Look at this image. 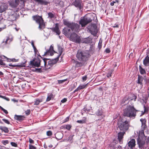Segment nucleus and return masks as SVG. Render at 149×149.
<instances>
[{"label": "nucleus", "mask_w": 149, "mask_h": 149, "mask_svg": "<svg viewBox=\"0 0 149 149\" xmlns=\"http://www.w3.org/2000/svg\"><path fill=\"white\" fill-rule=\"evenodd\" d=\"M63 24L68 27L64 28L62 31L63 33L66 36L69 37L71 33V29L73 32H77L78 31L80 26L78 24L67 21H64Z\"/></svg>", "instance_id": "1"}, {"label": "nucleus", "mask_w": 149, "mask_h": 149, "mask_svg": "<svg viewBox=\"0 0 149 149\" xmlns=\"http://www.w3.org/2000/svg\"><path fill=\"white\" fill-rule=\"evenodd\" d=\"M138 111L136 110L133 106L127 105L124 110L123 115L130 118L134 119L136 115V112Z\"/></svg>", "instance_id": "2"}, {"label": "nucleus", "mask_w": 149, "mask_h": 149, "mask_svg": "<svg viewBox=\"0 0 149 149\" xmlns=\"http://www.w3.org/2000/svg\"><path fill=\"white\" fill-rule=\"evenodd\" d=\"M90 56V55L89 54L80 50L77 51L76 54L77 59L80 61L85 62L88 60Z\"/></svg>", "instance_id": "3"}, {"label": "nucleus", "mask_w": 149, "mask_h": 149, "mask_svg": "<svg viewBox=\"0 0 149 149\" xmlns=\"http://www.w3.org/2000/svg\"><path fill=\"white\" fill-rule=\"evenodd\" d=\"M42 63L43 65H41V67L45 68V65L46 64V59H44L42 61H41L39 58H35L32 61L30 62L29 65L32 66H34L36 67H39L41 65V63Z\"/></svg>", "instance_id": "4"}, {"label": "nucleus", "mask_w": 149, "mask_h": 149, "mask_svg": "<svg viewBox=\"0 0 149 149\" xmlns=\"http://www.w3.org/2000/svg\"><path fill=\"white\" fill-rule=\"evenodd\" d=\"M118 125L119 129L123 132H125L128 129L129 124L127 121L123 120H119Z\"/></svg>", "instance_id": "5"}, {"label": "nucleus", "mask_w": 149, "mask_h": 149, "mask_svg": "<svg viewBox=\"0 0 149 149\" xmlns=\"http://www.w3.org/2000/svg\"><path fill=\"white\" fill-rule=\"evenodd\" d=\"M33 19L39 24L38 28L41 29L44 28L45 27V24L41 16L36 15L32 17Z\"/></svg>", "instance_id": "6"}, {"label": "nucleus", "mask_w": 149, "mask_h": 149, "mask_svg": "<svg viewBox=\"0 0 149 149\" xmlns=\"http://www.w3.org/2000/svg\"><path fill=\"white\" fill-rule=\"evenodd\" d=\"M27 0H15L10 1L8 2L10 6L12 8H16L19 5H24V2Z\"/></svg>", "instance_id": "7"}, {"label": "nucleus", "mask_w": 149, "mask_h": 149, "mask_svg": "<svg viewBox=\"0 0 149 149\" xmlns=\"http://www.w3.org/2000/svg\"><path fill=\"white\" fill-rule=\"evenodd\" d=\"M70 38L71 40L77 43H80L81 41L80 37L75 33L71 34Z\"/></svg>", "instance_id": "8"}, {"label": "nucleus", "mask_w": 149, "mask_h": 149, "mask_svg": "<svg viewBox=\"0 0 149 149\" xmlns=\"http://www.w3.org/2000/svg\"><path fill=\"white\" fill-rule=\"evenodd\" d=\"M92 19L90 18H83L81 19L79 22V24L81 25L82 27H84L88 23L91 22Z\"/></svg>", "instance_id": "9"}, {"label": "nucleus", "mask_w": 149, "mask_h": 149, "mask_svg": "<svg viewBox=\"0 0 149 149\" xmlns=\"http://www.w3.org/2000/svg\"><path fill=\"white\" fill-rule=\"evenodd\" d=\"M8 8V5L7 4L4 3L0 4V13L5 11Z\"/></svg>", "instance_id": "10"}, {"label": "nucleus", "mask_w": 149, "mask_h": 149, "mask_svg": "<svg viewBox=\"0 0 149 149\" xmlns=\"http://www.w3.org/2000/svg\"><path fill=\"white\" fill-rule=\"evenodd\" d=\"M50 29L53 32H55L56 34L59 35L61 33V31L59 30L58 24H56L54 27L51 28Z\"/></svg>", "instance_id": "11"}, {"label": "nucleus", "mask_w": 149, "mask_h": 149, "mask_svg": "<svg viewBox=\"0 0 149 149\" xmlns=\"http://www.w3.org/2000/svg\"><path fill=\"white\" fill-rule=\"evenodd\" d=\"M81 3L82 2L80 0H75L73 3V4L76 7L81 9L82 8Z\"/></svg>", "instance_id": "12"}, {"label": "nucleus", "mask_w": 149, "mask_h": 149, "mask_svg": "<svg viewBox=\"0 0 149 149\" xmlns=\"http://www.w3.org/2000/svg\"><path fill=\"white\" fill-rule=\"evenodd\" d=\"M125 132H120L118 133V139L120 143H123V136L125 134Z\"/></svg>", "instance_id": "13"}, {"label": "nucleus", "mask_w": 149, "mask_h": 149, "mask_svg": "<svg viewBox=\"0 0 149 149\" xmlns=\"http://www.w3.org/2000/svg\"><path fill=\"white\" fill-rule=\"evenodd\" d=\"M128 145L129 147L131 148H133L135 145V140L134 139H132L128 142Z\"/></svg>", "instance_id": "14"}, {"label": "nucleus", "mask_w": 149, "mask_h": 149, "mask_svg": "<svg viewBox=\"0 0 149 149\" xmlns=\"http://www.w3.org/2000/svg\"><path fill=\"white\" fill-rule=\"evenodd\" d=\"M88 83L86 84L81 85L77 88L73 92L75 93L78 91L86 88Z\"/></svg>", "instance_id": "15"}, {"label": "nucleus", "mask_w": 149, "mask_h": 149, "mask_svg": "<svg viewBox=\"0 0 149 149\" xmlns=\"http://www.w3.org/2000/svg\"><path fill=\"white\" fill-rule=\"evenodd\" d=\"M55 52L53 50V47L52 45H51L50 46V48L45 53L44 55H46L47 54H49L50 53V54L51 56H52L53 55V53L52 52Z\"/></svg>", "instance_id": "16"}, {"label": "nucleus", "mask_w": 149, "mask_h": 149, "mask_svg": "<svg viewBox=\"0 0 149 149\" xmlns=\"http://www.w3.org/2000/svg\"><path fill=\"white\" fill-rule=\"evenodd\" d=\"M137 143L140 148H143V146L145 144L144 141L141 140L140 139H138L137 140Z\"/></svg>", "instance_id": "17"}, {"label": "nucleus", "mask_w": 149, "mask_h": 149, "mask_svg": "<svg viewBox=\"0 0 149 149\" xmlns=\"http://www.w3.org/2000/svg\"><path fill=\"white\" fill-rule=\"evenodd\" d=\"M136 98L137 97L136 96L133 94H132L130 95V96L128 97V98L127 99V100L128 99L129 101H131L134 100V101H135Z\"/></svg>", "instance_id": "18"}, {"label": "nucleus", "mask_w": 149, "mask_h": 149, "mask_svg": "<svg viewBox=\"0 0 149 149\" xmlns=\"http://www.w3.org/2000/svg\"><path fill=\"white\" fill-rule=\"evenodd\" d=\"M140 121L141 122L142 128L143 129H144L146 127V120L145 119L141 118V119H140Z\"/></svg>", "instance_id": "19"}, {"label": "nucleus", "mask_w": 149, "mask_h": 149, "mask_svg": "<svg viewBox=\"0 0 149 149\" xmlns=\"http://www.w3.org/2000/svg\"><path fill=\"white\" fill-rule=\"evenodd\" d=\"M143 64L146 66L149 65V57L147 56L143 61Z\"/></svg>", "instance_id": "20"}, {"label": "nucleus", "mask_w": 149, "mask_h": 149, "mask_svg": "<svg viewBox=\"0 0 149 149\" xmlns=\"http://www.w3.org/2000/svg\"><path fill=\"white\" fill-rule=\"evenodd\" d=\"M15 119L18 120H22L24 119L25 117L23 116L15 115L14 117Z\"/></svg>", "instance_id": "21"}, {"label": "nucleus", "mask_w": 149, "mask_h": 149, "mask_svg": "<svg viewBox=\"0 0 149 149\" xmlns=\"http://www.w3.org/2000/svg\"><path fill=\"white\" fill-rule=\"evenodd\" d=\"M55 136L57 139L60 140L63 138V135L62 133L59 132L56 134Z\"/></svg>", "instance_id": "22"}, {"label": "nucleus", "mask_w": 149, "mask_h": 149, "mask_svg": "<svg viewBox=\"0 0 149 149\" xmlns=\"http://www.w3.org/2000/svg\"><path fill=\"white\" fill-rule=\"evenodd\" d=\"M85 63V62L83 61H80V62L76 61V66L77 67H81L84 65Z\"/></svg>", "instance_id": "23"}, {"label": "nucleus", "mask_w": 149, "mask_h": 149, "mask_svg": "<svg viewBox=\"0 0 149 149\" xmlns=\"http://www.w3.org/2000/svg\"><path fill=\"white\" fill-rule=\"evenodd\" d=\"M102 111L101 110H98L96 112V115L98 116H101V118H102L104 116L102 114Z\"/></svg>", "instance_id": "24"}, {"label": "nucleus", "mask_w": 149, "mask_h": 149, "mask_svg": "<svg viewBox=\"0 0 149 149\" xmlns=\"http://www.w3.org/2000/svg\"><path fill=\"white\" fill-rule=\"evenodd\" d=\"M0 129L6 133H8L9 132L8 128L5 127L0 126Z\"/></svg>", "instance_id": "25"}, {"label": "nucleus", "mask_w": 149, "mask_h": 149, "mask_svg": "<svg viewBox=\"0 0 149 149\" xmlns=\"http://www.w3.org/2000/svg\"><path fill=\"white\" fill-rule=\"evenodd\" d=\"M53 97V95L52 94H48L46 100V102L49 101Z\"/></svg>", "instance_id": "26"}, {"label": "nucleus", "mask_w": 149, "mask_h": 149, "mask_svg": "<svg viewBox=\"0 0 149 149\" xmlns=\"http://www.w3.org/2000/svg\"><path fill=\"white\" fill-rule=\"evenodd\" d=\"M42 102V99H36L35 101L34 104L35 105H38L40 103Z\"/></svg>", "instance_id": "27"}, {"label": "nucleus", "mask_w": 149, "mask_h": 149, "mask_svg": "<svg viewBox=\"0 0 149 149\" xmlns=\"http://www.w3.org/2000/svg\"><path fill=\"white\" fill-rule=\"evenodd\" d=\"M143 80V78L142 76H138V83L139 84H142V82Z\"/></svg>", "instance_id": "28"}, {"label": "nucleus", "mask_w": 149, "mask_h": 149, "mask_svg": "<svg viewBox=\"0 0 149 149\" xmlns=\"http://www.w3.org/2000/svg\"><path fill=\"white\" fill-rule=\"evenodd\" d=\"M139 69L140 72L141 74H143L146 73L145 70L142 68L140 65L139 66Z\"/></svg>", "instance_id": "29"}, {"label": "nucleus", "mask_w": 149, "mask_h": 149, "mask_svg": "<svg viewBox=\"0 0 149 149\" xmlns=\"http://www.w3.org/2000/svg\"><path fill=\"white\" fill-rule=\"evenodd\" d=\"M58 52H59V55L58 58L59 57V56L61 55L63 51V49L60 46H58Z\"/></svg>", "instance_id": "30"}, {"label": "nucleus", "mask_w": 149, "mask_h": 149, "mask_svg": "<svg viewBox=\"0 0 149 149\" xmlns=\"http://www.w3.org/2000/svg\"><path fill=\"white\" fill-rule=\"evenodd\" d=\"M48 17L51 19L54 18L55 16V15L54 13H52L49 12L48 13Z\"/></svg>", "instance_id": "31"}, {"label": "nucleus", "mask_w": 149, "mask_h": 149, "mask_svg": "<svg viewBox=\"0 0 149 149\" xmlns=\"http://www.w3.org/2000/svg\"><path fill=\"white\" fill-rule=\"evenodd\" d=\"M113 71V70H110V71H109V72L108 73L107 75V76L109 77H111V74L112 73V72Z\"/></svg>", "instance_id": "32"}, {"label": "nucleus", "mask_w": 149, "mask_h": 149, "mask_svg": "<svg viewBox=\"0 0 149 149\" xmlns=\"http://www.w3.org/2000/svg\"><path fill=\"white\" fill-rule=\"evenodd\" d=\"M91 33L94 36H95L97 32V29H95L94 31H93L92 30L91 31Z\"/></svg>", "instance_id": "33"}, {"label": "nucleus", "mask_w": 149, "mask_h": 149, "mask_svg": "<svg viewBox=\"0 0 149 149\" xmlns=\"http://www.w3.org/2000/svg\"><path fill=\"white\" fill-rule=\"evenodd\" d=\"M5 123H6L8 124H10V122H9V121L7 120V119H2V120Z\"/></svg>", "instance_id": "34"}, {"label": "nucleus", "mask_w": 149, "mask_h": 149, "mask_svg": "<svg viewBox=\"0 0 149 149\" xmlns=\"http://www.w3.org/2000/svg\"><path fill=\"white\" fill-rule=\"evenodd\" d=\"M52 134V132L51 131H49L47 132V134L48 136H50Z\"/></svg>", "instance_id": "35"}, {"label": "nucleus", "mask_w": 149, "mask_h": 149, "mask_svg": "<svg viewBox=\"0 0 149 149\" xmlns=\"http://www.w3.org/2000/svg\"><path fill=\"white\" fill-rule=\"evenodd\" d=\"M77 122L78 123L82 124L85 122V121L84 120H78Z\"/></svg>", "instance_id": "36"}, {"label": "nucleus", "mask_w": 149, "mask_h": 149, "mask_svg": "<svg viewBox=\"0 0 149 149\" xmlns=\"http://www.w3.org/2000/svg\"><path fill=\"white\" fill-rule=\"evenodd\" d=\"M31 112L30 110H27L25 111V113L26 115H29Z\"/></svg>", "instance_id": "37"}, {"label": "nucleus", "mask_w": 149, "mask_h": 149, "mask_svg": "<svg viewBox=\"0 0 149 149\" xmlns=\"http://www.w3.org/2000/svg\"><path fill=\"white\" fill-rule=\"evenodd\" d=\"M41 68H35V70H33V71L37 72H41Z\"/></svg>", "instance_id": "38"}, {"label": "nucleus", "mask_w": 149, "mask_h": 149, "mask_svg": "<svg viewBox=\"0 0 149 149\" xmlns=\"http://www.w3.org/2000/svg\"><path fill=\"white\" fill-rule=\"evenodd\" d=\"M71 127V126L70 125H67L65 126V128L68 130H70Z\"/></svg>", "instance_id": "39"}, {"label": "nucleus", "mask_w": 149, "mask_h": 149, "mask_svg": "<svg viewBox=\"0 0 149 149\" xmlns=\"http://www.w3.org/2000/svg\"><path fill=\"white\" fill-rule=\"evenodd\" d=\"M118 3V1L117 0H116V1H113V2H111V3L110 5L111 6H113L114 5V3Z\"/></svg>", "instance_id": "40"}, {"label": "nucleus", "mask_w": 149, "mask_h": 149, "mask_svg": "<svg viewBox=\"0 0 149 149\" xmlns=\"http://www.w3.org/2000/svg\"><path fill=\"white\" fill-rule=\"evenodd\" d=\"M10 143L11 145L13 146L17 147V144L15 143L11 142Z\"/></svg>", "instance_id": "41"}, {"label": "nucleus", "mask_w": 149, "mask_h": 149, "mask_svg": "<svg viewBox=\"0 0 149 149\" xmlns=\"http://www.w3.org/2000/svg\"><path fill=\"white\" fill-rule=\"evenodd\" d=\"M9 141L8 140H5L3 141V143L4 145H6V144L8 143Z\"/></svg>", "instance_id": "42"}, {"label": "nucleus", "mask_w": 149, "mask_h": 149, "mask_svg": "<svg viewBox=\"0 0 149 149\" xmlns=\"http://www.w3.org/2000/svg\"><path fill=\"white\" fill-rule=\"evenodd\" d=\"M66 79H63L62 80H58V82L59 84H61L63 82H64L65 81H66Z\"/></svg>", "instance_id": "43"}, {"label": "nucleus", "mask_w": 149, "mask_h": 149, "mask_svg": "<svg viewBox=\"0 0 149 149\" xmlns=\"http://www.w3.org/2000/svg\"><path fill=\"white\" fill-rule=\"evenodd\" d=\"M29 149H36V148L32 145H30L29 146Z\"/></svg>", "instance_id": "44"}, {"label": "nucleus", "mask_w": 149, "mask_h": 149, "mask_svg": "<svg viewBox=\"0 0 149 149\" xmlns=\"http://www.w3.org/2000/svg\"><path fill=\"white\" fill-rule=\"evenodd\" d=\"M87 76L86 75L82 77V80L83 82L85 81L87 79Z\"/></svg>", "instance_id": "45"}, {"label": "nucleus", "mask_w": 149, "mask_h": 149, "mask_svg": "<svg viewBox=\"0 0 149 149\" xmlns=\"http://www.w3.org/2000/svg\"><path fill=\"white\" fill-rule=\"evenodd\" d=\"M73 136L70 135L69 137V139L67 140V141H68L70 140V141H71L72 139Z\"/></svg>", "instance_id": "46"}, {"label": "nucleus", "mask_w": 149, "mask_h": 149, "mask_svg": "<svg viewBox=\"0 0 149 149\" xmlns=\"http://www.w3.org/2000/svg\"><path fill=\"white\" fill-rule=\"evenodd\" d=\"M0 64L1 65H4L5 64L3 62L2 60L0 59Z\"/></svg>", "instance_id": "47"}, {"label": "nucleus", "mask_w": 149, "mask_h": 149, "mask_svg": "<svg viewBox=\"0 0 149 149\" xmlns=\"http://www.w3.org/2000/svg\"><path fill=\"white\" fill-rule=\"evenodd\" d=\"M31 45L33 47L34 50H36V48L34 45V42L33 41L32 42Z\"/></svg>", "instance_id": "48"}, {"label": "nucleus", "mask_w": 149, "mask_h": 149, "mask_svg": "<svg viewBox=\"0 0 149 149\" xmlns=\"http://www.w3.org/2000/svg\"><path fill=\"white\" fill-rule=\"evenodd\" d=\"M1 97L3 98H4V99H5V100H6L7 101H9V99L8 98L6 97L5 96H1Z\"/></svg>", "instance_id": "49"}, {"label": "nucleus", "mask_w": 149, "mask_h": 149, "mask_svg": "<svg viewBox=\"0 0 149 149\" xmlns=\"http://www.w3.org/2000/svg\"><path fill=\"white\" fill-rule=\"evenodd\" d=\"M9 65L10 66H11L13 68V67H15L18 66V65H12L11 64H10Z\"/></svg>", "instance_id": "50"}, {"label": "nucleus", "mask_w": 149, "mask_h": 149, "mask_svg": "<svg viewBox=\"0 0 149 149\" xmlns=\"http://www.w3.org/2000/svg\"><path fill=\"white\" fill-rule=\"evenodd\" d=\"M67 101L66 99L65 98L63 99L62 100H61V102L62 103H64L66 102Z\"/></svg>", "instance_id": "51"}, {"label": "nucleus", "mask_w": 149, "mask_h": 149, "mask_svg": "<svg viewBox=\"0 0 149 149\" xmlns=\"http://www.w3.org/2000/svg\"><path fill=\"white\" fill-rule=\"evenodd\" d=\"M105 51L107 53H109L110 52V49L108 48L106 49Z\"/></svg>", "instance_id": "52"}, {"label": "nucleus", "mask_w": 149, "mask_h": 149, "mask_svg": "<svg viewBox=\"0 0 149 149\" xmlns=\"http://www.w3.org/2000/svg\"><path fill=\"white\" fill-rule=\"evenodd\" d=\"M29 141L30 143H33V141L31 138L29 139Z\"/></svg>", "instance_id": "53"}, {"label": "nucleus", "mask_w": 149, "mask_h": 149, "mask_svg": "<svg viewBox=\"0 0 149 149\" xmlns=\"http://www.w3.org/2000/svg\"><path fill=\"white\" fill-rule=\"evenodd\" d=\"M2 111H3L6 114H7L8 113V111L4 109H3Z\"/></svg>", "instance_id": "54"}, {"label": "nucleus", "mask_w": 149, "mask_h": 149, "mask_svg": "<svg viewBox=\"0 0 149 149\" xmlns=\"http://www.w3.org/2000/svg\"><path fill=\"white\" fill-rule=\"evenodd\" d=\"M101 44H102V42H99L98 46L99 48H100L101 47Z\"/></svg>", "instance_id": "55"}, {"label": "nucleus", "mask_w": 149, "mask_h": 149, "mask_svg": "<svg viewBox=\"0 0 149 149\" xmlns=\"http://www.w3.org/2000/svg\"><path fill=\"white\" fill-rule=\"evenodd\" d=\"M146 142H147V143H149V136L148 137L146 140Z\"/></svg>", "instance_id": "56"}, {"label": "nucleus", "mask_w": 149, "mask_h": 149, "mask_svg": "<svg viewBox=\"0 0 149 149\" xmlns=\"http://www.w3.org/2000/svg\"><path fill=\"white\" fill-rule=\"evenodd\" d=\"M9 40V38H7V39H6V41H5V44H7V41H8V40Z\"/></svg>", "instance_id": "57"}, {"label": "nucleus", "mask_w": 149, "mask_h": 149, "mask_svg": "<svg viewBox=\"0 0 149 149\" xmlns=\"http://www.w3.org/2000/svg\"><path fill=\"white\" fill-rule=\"evenodd\" d=\"M5 28V26H4V27L0 28V31H1L2 29H4Z\"/></svg>", "instance_id": "58"}, {"label": "nucleus", "mask_w": 149, "mask_h": 149, "mask_svg": "<svg viewBox=\"0 0 149 149\" xmlns=\"http://www.w3.org/2000/svg\"><path fill=\"white\" fill-rule=\"evenodd\" d=\"M127 99H126V98H125L123 100L124 101V103L126 101H128V100L129 101L128 99L127 100ZM128 102H129V101H128Z\"/></svg>", "instance_id": "59"}, {"label": "nucleus", "mask_w": 149, "mask_h": 149, "mask_svg": "<svg viewBox=\"0 0 149 149\" xmlns=\"http://www.w3.org/2000/svg\"><path fill=\"white\" fill-rule=\"evenodd\" d=\"M11 61H14V62H16L17 61L16 60L15 58L12 59V60Z\"/></svg>", "instance_id": "60"}, {"label": "nucleus", "mask_w": 149, "mask_h": 149, "mask_svg": "<svg viewBox=\"0 0 149 149\" xmlns=\"http://www.w3.org/2000/svg\"><path fill=\"white\" fill-rule=\"evenodd\" d=\"M53 147V146L52 145H50L49 146V147L50 148H52Z\"/></svg>", "instance_id": "61"}, {"label": "nucleus", "mask_w": 149, "mask_h": 149, "mask_svg": "<svg viewBox=\"0 0 149 149\" xmlns=\"http://www.w3.org/2000/svg\"><path fill=\"white\" fill-rule=\"evenodd\" d=\"M3 74V73L1 72L0 71V75H2Z\"/></svg>", "instance_id": "62"}, {"label": "nucleus", "mask_w": 149, "mask_h": 149, "mask_svg": "<svg viewBox=\"0 0 149 149\" xmlns=\"http://www.w3.org/2000/svg\"><path fill=\"white\" fill-rule=\"evenodd\" d=\"M0 108L1 109L2 111L3 109H4L1 106H0Z\"/></svg>", "instance_id": "63"}, {"label": "nucleus", "mask_w": 149, "mask_h": 149, "mask_svg": "<svg viewBox=\"0 0 149 149\" xmlns=\"http://www.w3.org/2000/svg\"><path fill=\"white\" fill-rule=\"evenodd\" d=\"M121 146H119L118 147V149H121Z\"/></svg>", "instance_id": "64"}]
</instances>
